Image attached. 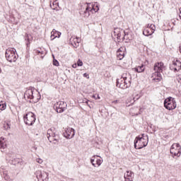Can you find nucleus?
<instances>
[{"instance_id":"1","label":"nucleus","mask_w":181,"mask_h":181,"mask_svg":"<svg viewBox=\"0 0 181 181\" xmlns=\"http://www.w3.org/2000/svg\"><path fill=\"white\" fill-rule=\"evenodd\" d=\"M24 98L30 100V103H37L40 100V93L34 87L30 86L24 93Z\"/></svg>"},{"instance_id":"2","label":"nucleus","mask_w":181,"mask_h":181,"mask_svg":"<svg viewBox=\"0 0 181 181\" xmlns=\"http://www.w3.org/2000/svg\"><path fill=\"white\" fill-rule=\"evenodd\" d=\"M149 142V137L145 134L137 136L134 139V148L135 149H142L148 145Z\"/></svg>"},{"instance_id":"3","label":"nucleus","mask_w":181,"mask_h":181,"mask_svg":"<svg viewBox=\"0 0 181 181\" xmlns=\"http://www.w3.org/2000/svg\"><path fill=\"white\" fill-rule=\"evenodd\" d=\"M5 56L6 60L10 63H15V62L18 60V57H19L15 48H8L6 49Z\"/></svg>"},{"instance_id":"4","label":"nucleus","mask_w":181,"mask_h":181,"mask_svg":"<svg viewBox=\"0 0 181 181\" xmlns=\"http://www.w3.org/2000/svg\"><path fill=\"white\" fill-rule=\"evenodd\" d=\"M57 131L54 127H52L47 132V138L51 144H58L59 142V135L57 134Z\"/></svg>"},{"instance_id":"5","label":"nucleus","mask_w":181,"mask_h":181,"mask_svg":"<svg viewBox=\"0 0 181 181\" xmlns=\"http://www.w3.org/2000/svg\"><path fill=\"white\" fill-rule=\"evenodd\" d=\"M23 119L25 124L30 127L36 122V115L32 112H28L23 116Z\"/></svg>"},{"instance_id":"6","label":"nucleus","mask_w":181,"mask_h":181,"mask_svg":"<svg viewBox=\"0 0 181 181\" xmlns=\"http://www.w3.org/2000/svg\"><path fill=\"white\" fill-rule=\"evenodd\" d=\"M176 100L172 97L167 98L164 100V107L169 111L175 110L176 108Z\"/></svg>"},{"instance_id":"7","label":"nucleus","mask_w":181,"mask_h":181,"mask_svg":"<svg viewBox=\"0 0 181 181\" xmlns=\"http://www.w3.org/2000/svg\"><path fill=\"white\" fill-rule=\"evenodd\" d=\"M170 152L171 155L175 158V156H177V158H179L181 155V146L179 143H174L170 149Z\"/></svg>"},{"instance_id":"8","label":"nucleus","mask_w":181,"mask_h":181,"mask_svg":"<svg viewBox=\"0 0 181 181\" xmlns=\"http://www.w3.org/2000/svg\"><path fill=\"white\" fill-rule=\"evenodd\" d=\"M96 8H94L91 3H88L87 4L85 11L81 13L82 16H83V18H88V16H90V13L93 12V11H94V12H98L99 9L98 6H96Z\"/></svg>"},{"instance_id":"9","label":"nucleus","mask_w":181,"mask_h":181,"mask_svg":"<svg viewBox=\"0 0 181 181\" xmlns=\"http://www.w3.org/2000/svg\"><path fill=\"white\" fill-rule=\"evenodd\" d=\"M54 107L57 112L62 114V112H64V111L67 110V103L63 101H59L54 105Z\"/></svg>"},{"instance_id":"10","label":"nucleus","mask_w":181,"mask_h":181,"mask_svg":"<svg viewBox=\"0 0 181 181\" xmlns=\"http://www.w3.org/2000/svg\"><path fill=\"white\" fill-rule=\"evenodd\" d=\"M74 135H76L74 129L71 127L65 129V132H64V138H66V139H71V138L74 137Z\"/></svg>"},{"instance_id":"11","label":"nucleus","mask_w":181,"mask_h":181,"mask_svg":"<svg viewBox=\"0 0 181 181\" xmlns=\"http://www.w3.org/2000/svg\"><path fill=\"white\" fill-rule=\"evenodd\" d=\"M131 86V82H128V81H125L124 79H119L117 80V87H119V88H122L123 90H125V88H128V87Z\"/></svg>"},{"instance_id":"12","label":"nucleus","mask_w":181,"mask_h":181,"mask_svg":"<svg viewBox=\"0 0 181 181\" xmlns=\"http://www.w3.org/2000/svg\"><path fill=\"white\" fill-rule=\"evenodd\" d=\"M170 69L172 71H179L181 69V62L179 60H175L173 62V64L170 65Z\"/></svg>"},{"instance_id":"13","label":"nucleus","mask_w":181,"mask_h":181,"mask_svg":"<svg viewBox=\"0 0 181 181\" xmlns=\"http://www.w3.org/2000/svg\"><path fill=\"white\" fill-rule=\"evenodd\" d=\"M125 30L121 28H115L114 31L115 36H117V40H122Z\"/></svg>"},{"instance_id":"14","label":"nucleus","mask_w":181,"mask_h":181,"mask_svg":"<svg viewBox=\"0 0 181 181\" xmlns=\"http://www.w3.org/2000/svg\"><path fill=\"white\" fill-rule=\"evenodd\" d=\"M163 69H165V66L163 62H157L154 64L153 70L155 73H162L163 71Z\"/></svg>"},{"instance_id":"15","label":"nucleus","mask_w":181,"mask_h":181,"mask_svg":"<svg viewBox=\"0 0 181 181\" xmlns=\"http://www.w3.org/2000/svg\"><path fill=\"white\" fill-rule=\"evenodd\" d=\"M125 47H121L117 51V57L119 60H122L125 57Z\"/></svg>"},{"instance_id":"16","label":"nucleus","mask_w":181,"mask_h":181,"mask_svg":"<svg viewBox=\"0 0 181 181\" xmlns=\"http://www.w3.org/2000/svg\"><path fill=\"white\" fill-rule=\"evenodd\" d=\"M70 43L74 47H78L80 46V38L71 37L70 38Z\"/></svg>"},{"instance_id":"17","label":"nucleus","mask_w":181,"mask_h":181,"mask_svg":"<svg viewBox=\"0 0 181 181\" xmlns=\"http://www.w3.org/2000/svg\"><path fill=\"white\" fill-rule=\"evenodd\" d=\"M153 80L156 81V83H159V81L162 80L160 72H154L153 74Z\"/></svg>"},{"instance_id":"18","label":"nucleus","mask_w":181,"mask_h":181,"mask_svg":"<svg viewBox=\"0 0 181 181\" xmlns=\"http://www.w3.org/2000/svg\"><path fill=\"white\" fill-rule=\"evenodd\" d=\"M62 36V33L56 30L55 29H53L51 32V40H54L56 37H60Z\"/></svg>"},{"instance_id":"19","label":"nucleus","mask_w":181,"mask_h":181,"mask_svg":"<svg viewBox=\"0 0 181 181\" xmlns=\"http://www.w3.org/2000/svg\"><path fill=\"white\" fill-rule=\"evenodd\" d=\"M134 178V173L132 171H127V174H124L125 181H132Z\"/></svg>"},{"instance_id":"20","label":"nucleus","mask_w":181,"mask_h":181,"mask_svg":"<svg viewBox=\"0 0 181 181\" xmlns=\"http://www.w3.org/2000/svg\"><path fill=\"white\" fill-rule=\"evenodd\" d=\"M24 39H25V40L27 41L26 46H28V47H29V45H30V42H32V40H33V37H32V35H30V34L25 33V36H24Z\"/></svg>"},{"instance_id":"21","label":"nucleus","mask_w":181,"mask_h":181,"mask_svg":"<svg viewBox=\"0 0 181 181\" xmlns=\"http://www.w3.org/2000/svg\"><path fill=\"white\" fill-rule=\"evenodd\" d=\"M0 172L1 173H3V176L5 179V180H7V181H11L12 180L9 177V175H8V171L6 170H4V168H0Z\"/></svg>"},{"instance_id":"22","label":"nucleus","mask_w":181,"mask_h":181,"mask_svg":"<svg viewBox=\"0 0 181 181\" xmlns=\"http://www.w3.org/2000/svg\"><path fill=\"white\" fill-rule=\"evenodd\" d=\"M155 33V30H152L149 28H145L143 31V35L144 36H151V35H153Z\"/></svg>"},{"instance_id":"23","label":"nucleus","mask_w":181,"mask_h":181,"mask_svg":"<svg viewBox=\"0 0 181 181\" xmlns=\"http://www.w3.org/2000/svg\"><path fill=\"white\" fill-rule=\"evenodd\" d=\"M121 78L122 80L128 81L129 83H131V74H129V73L122 74Z\"/></svg>"},{"instance_id":"24","label":"nucleus","mask_w":181,"mask_h":181,"mask_svg":"<svg viewBox=\"0 0 181 181\" xmlns=\"http://www.w3.org/2000/svg\"><path fill=\"white\" fill-rule=\"evenodd\" d=\"M134 70L137 73H143V71H145V65H144V64H141V66L134 68Z\"/></svg>"},{"instance_id":"25","label":"nucleus","mask_w":181,"mask_h":181,"mask_svg":"<svg viewBox=\"0 0 181 181\" xmlns=\"http://www.w3.org/2000/svg\"><path fill=\"white\" fill-rule=\"evenodd\" d=\"M131 35L129 33H127L124 31V34L123 35V37H122V40H132V37H129Z\"/></svg>"},{"instance_id":"26","label":"nucleus","mask_w":181,"mask_h":181,"mask_svg":"<svg viewBox=\"0 0 181 181\" xmlns=\"http://www.w3.org/2000/svg\"><path fill=\"white\" fill-rule=\"evenodd\" d=\"M57 6H59V2H57V0L53 1L52 4H50V8L54 11L57 9Z\"/></svg>"},{"instance_id":"27","label":"nucleus","mask_w":181,"mask_h":181,"mask_svg":"<svg viewBox=\"0 0 181 181\" xmlns=\"http://www.w3.org/2000/svg\"><path fill=\"white\" fill-rule=\"evenodd\" d=\"M42 173H43V171H41V170H37L35 173V175L37 179L38 180V181H40V178L42 177Z\"/></svg>"},{"instance_id":"28","label":"nucleus","mask_w":181,"mask_h":181,"mask_svg":"<svg viewBox=\"0 0 181 181\" xmlns=\"http://www.w3.org/2000/svg\"><path fill=\"white\" fill-rule=\"evenodd\" d=\"M6 146V143H5V139L1 137L0 139V148H2L3 149H5Z\"/></svg>"},{"instance_id":"29","label":"nucleus","mask_w":181,"mask_h":181,"mask_svg":"<svg viewBox=\"0 0 181 181\" xmlns=\"http://www.w3.org/2000/svg\"><path fill=\"white\" fill-rule=\"evenodd\" d=\"M95 158H100V156H93L90 159V163L93 165V166H94V168L97 167L95 163H94V160H95Z\"/></svg>"},{"instance_id":"30","label":"nucleus","mask_w":181,"mask_h":181,"mask_svg":"<svg viewBox=\"0 0 181 181\" xmlns=\"http://www.w3.org/2000/svg\"><path fill=\"white\" fill-rule=\"evenodd\" d=\"M146 29H150L151 30H156V27L153 24H148Z\"/></svg>"},{"instance_id":"31","label":"nucleus","mask_w":181,"mask_h":181,"mask_svg":"<svg viewBox=\"0 0 181 181\" xmlns=\"http://www.w3.org/2000/svg\"><path fill=\"white\" fill-rule=\"evenodd\" d=\"M6 109V103H4L2 102L0 103V110L1 111H4V110Z\"/></svg>"},{"instance_id":"32","label":"nucleus","mask_w":181,"mask_h":181,"mask_svg":"<svg viewBox=\"0 0 181 181\" xmlns=\"http://www.w3.org/2000/svg\"><path fill=\"white\" fill-rule=\"evenodd\" d=\"M141 98V95L136 94L133 97V101L135 103V101H137V100H139Z\"/></svg>"},{"instance_id":"33","label":"nucleus","mask_w":181,"mask_h":181,"mask_svg":"<svg viewBox=\"0 0 181 181\" xmlns=\"http://www.w3.org/2000/svg\"><path fill=\"white\" fill-rule=\"evenodd\" d=\"M101 163H103V160H101L100 158H97L96 159V165H98V166H100Z\"/></svg>"},{"instance_id":"34","label":"nucleus","mask_w":181,"mask_h":181,"mask_svg":"<svg viewBox=\"0 0 181 181\" xmlns=\"http://www.w3.org/2000/svg\"><path fill=\"white\" fill-rule=\"evenodd\" d=\"M35 53H36V54H45V52L43 51L39 50V49L35 50Z\"/></svg>"},{"instance_id":"35","label":"nucleus","mask_w":181,"mask_h":181,"mask_svg":"<svg viewBox=\"0 0 181 181\" xmlns=\"http://www.w3.org/2000/svg\"><path fill=\"white\" fill-rule=\"evenodd\" d=\"M53 64H54V66H59V61L57 60V59H54L53 60Z\"/></svg>"},{"instance_id":"36","label":"nucleus","mask_w":181,"mask_h":181,"mask_svg":"<svg viewBox=\"0 0 181 181\" xmlns=\"http://www.w3.org/2000/svg\"><path fill=\"white\" fill-rule=\"evenodd\" d=\"M77 65H78L79 67L81 66H83V61L78 59V62H77Z\"/></svg>"},{"instance_id":"37","label":"nucleus","mask_w":181,"mask_h":181,"mask_svg":"<svg viewBox=\"0 0 181 181\" xmlns=\"http://www.w3.org/2000/svg\"><path fill=\"white\" fill-rule=\"evenodd\" d=\"M112 104L113 105H117V104H119V100H113V101L112 102Z\"/></svg>"},{"instance_id":"38","label":"nucleus","mask_w":181,"mask_h":181,"mask_svg":"<svg viewBox=\"0 0 181 181\" xmlns=\"http://www.w3.org/2000/svg\"><path fill=\"white\" fill-rule=\"evenodd\" d=\"M36 162H37V163L41 164V163H43V160H42V158H37V159H36Z\"/></svg>"},{"instance_id":"39","label":"nucleus","mask_w":181,"mask_h":181,"mask_svg":"<svg viewBox=\"0 0 181 181\" xmlns=\"http://www.w3.org/2000/svg\"><path fill=\"white\" fill-rule=\"evenodd\" d=\"M83 77H86V78H90V75H88V74H87V73H84Z\"/></svg>"},{"instance_id":"40","label":"nucleus","mask_w":181,"mask_h":181,"mask_svg":"<svg viewBox=\"0 0 181 181\" xmlns=\"http://www.w3.org/2000/svg\"><path fill=\"white\" fill-rule=\"evenodd\" d=\"M179 17H180V19H181V10H180V13Z\"/></svg>"},{"instance_id":"41","label":"nucleus","mask_w":181,"mask_h":181,"mask_svg":"<svg viewBox=\"0 0 181 181\" xmlns=\"http://www.w3.org/2000/svg\"><path fill=\"white\" fill-rule=\"evenodd\" d=\"M100 100V96L98 95V97H97V98H96V100Z\"/></svg>"},{"instance_id":"42","label":"nucleus","mask_w":181,"mask_h":181,"mask_svg":"<svg viewBox=\"0 0 181 181\" xmlns=\"http://www.w3.org/2000/svg\"><path fill=\"white\" fill-rule=\"evenodd\" d=\"M6 125H7V127H8L7 129H8V128H11V127H9V124H7Z\"/></svg>"},{"instance_id":"43","label":"nucleus","mask_w":181,"mask_h":181,"mask_svg":"<svg viewBox=\"0 0 181 181\" xmlns=\"http://www.w3.org/2000/svg\"><path fill=\"white\" fill-rule=\"evenodd\" d=\"M33 149H35V151H36L37 149V147H33Z\"/></svg>"},{"instance_id":"44","label":"nucleus","mask_w":181,"mask_h":181,"mask_svg":"<svg viewBox=\"0 0 181 181\" xmlns=\"http://www.w3.org/2000/svg\"><path fill=\"white\" fill-rule=\"evenodd\" d=\"M1 73H2V69H1V68H0V74H1Z\"/></svg>"},{"instance_id":"45","label":"nucleus","mask_w":181,"mask_h":181,"mask_svg":"<svg viewBox=\"0 0 181 181\" xmlns=\"http://www.w3.org/2000/svg\"><path fill=\"white\" fill-rule=\"evenodd\" d=\"M73 67H74V69H76V65L74 66V65H73Z\"/></svg>"},{"instance_id":"46","label":"nucleus","mask_w":181,"mask_h":181,"mask_svg":"<svg viewBox=\"0 0 181 181\" xmlns=\"http://www.w3.org/2000/svg\"><path fill=\"white\" fill-rule=\"evenodd\" d=\"M73 67H74V69H76V65L74 66V65H73Z\"/></svg>"},{"instance_id":"47","label":"nucleus","mask_w":181,"mask_h":181,"mask_svg":"<svg viewBox=\"0 0 181 181\" xmlns=\"http://www.w3.org/2000/svg\"><path fill=\"white\" fill-rule=\"evenodd\" d=\"M93 98H95V95H93Z\"/></svg>"},{"instance_id":"48","label":"nucleus","mask_w":181,"mask_h":181,"mask_svg":"<svg viewBox=\"0 0 181 181\" xmlns=\"http://www.w3.org/2000/svg\"><path fill=\"white\" fill-rule=\"evenodd\" d=\"M41 57H42V59H43V56H42Z\"/></svg>"}]
</instances>
